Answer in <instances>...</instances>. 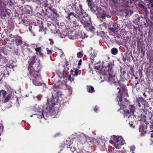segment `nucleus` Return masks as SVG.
Here are the masks:
<instances>
[{"mask_svg":"<svg viewBox=\"0 0 153 153\" xmlns=\"http://www.w3.org/2000/svg\"><path fill=\"white\" fill-rule=\"evenodd\" d=\"M13 30V28L12 27H11V28L10 30Z\"/></svg>","mask_w":153,"mask_h":153,"instance_id":"4d7b16f0","label":"nucleus"},{"mask_svg":"<svg viewBox=\"0 0 153 153\" xmlns=\"http://www.w3.org/2000/svg\"><path fill=\"white\" fill-rule=\"evenodd\" d=\"M69 38L70 39L72 40H74L76 39L75 37L73 35L71 36H69Z\"/></svg>","mask_w":153,"mask_h":153,"instance_id":"c9c22d12","label":"nucleus"},{"mask_svg":"<svg viewBox=\"0 0 153 153\" xmlns=\"http://www.w3.org/2000/svg\"><path fill=\"white\" fill-rule=\"evenodd\" d=\"M7 92L6 91L1 90L0 91V102H1V99H3L4 100L3 102L6 103L8 102L10 98L11 97L12 94H8L6 95Z\"/></svg>","mask_w":153,"mask_h":153,"instance_id":"0eeeda50","label":"nucleus"},{"mask_svg":"<svg viewBox=\"0 0 153 153\" xmlns=\"http://www.w3.org/2000/svg\"><path fill=\"white\" fill-rule=\"evenodd\" d=\"M64 144L65 145L63 144L62 146H60V148L61 149L62 147H63L65 148H69L68 147V146H70L71 144V142L69 140H67L65 142Z\"/></svg>","mask_w":153,"mask_h":153,"instance_id":"4468645a","label":"nucleus"},{"mask_svg":"<svg viewBox=\"0 0 153 153\" xmlns=\"http://www.w3.org/2000/svg\"><path fill=\"white\" fill-rule=\"evenodd\" d=\"M62 150V149H61L60 150V151H61ZM60 152H59L58 153H60Z\"/></svg>","mask_w":153,"mask_h":153,"instance_id":"13d9d810","label":"nucleus"},{"mask_svg":"<svg viewBox=\"0 0 153 153\" xmlns=\"http://www.w3.org/2000/svg\"><path fill=\"white\" fill-rule=\"evenodd\" d=\"M140 0H130V1L131 3H135L137 1H139Z\"/></svg>","mask_w":153,"mask_h":153,"instance_id":"72a5a7b5","label":"nucleus"},{"mask_svg":"<svg viewBox=\"0 0 153 153\" xmlns=\"http://www.w3.org/2000/svg\"><path fill=\"white\" fill-rule=\"evenodd\" d=\"M66 18L68 20L72 19L74 18H77L76 16L73 13H71Z\"/></svg>","mask_w":153,"mask_h":153,"instance_id":"2eb2a0df","label":"nucleus"},{"mask_svg":"<svg viewBox=\"0 0 153 153\" xmlns=\"http://www.w3.org/2000/svg\"><path fill=\"white\" fill-rule=\"evenodd\" d=\"M133 13V11H132L126 10L123 12V15L126 17L127 16H129Z\"/></svg>","mask_w":153,"mask_h":153,"instance_id":"dca6fc26","label":"nucleus"},{"mask_svg":"<svg viewBox=\"0 0 153 153\" xmlns=\"http://www.w3.org/2000/svg\"><path fill=\"white\" fill-rule=\"evenodd\" d=\"M53 42L52 41H51L50 43V44L51 45H53Z\"/></svg>","mask_w":153,"mask_h":153,"instance_id":"3c124183","label":"nucleus"},{"mask_svg":"<svg viewBox=\"0 0 153 153\" xmlns=\"http://www.w3.org/2000/svg\"><path fill=\"white\" fill-rule=\"evenodd\" d=\"M68 34H69V33H68V34H67V35H68V36H69V35H68Z\"/></svg>","mask_w":153,"mask_h":153,"instance_id":"052dcab7","label":"nucleus"},{"mask_svg":"<svg viewBox=\"0 0 153 153\" xmlns=\"http://www.w3.org/2000/svg\"><path fill=\"white\" fill-rule=\"evenodd\" d=\"M129 124L130 127L132 128H134V126L133 124L132 123H130V122L129 123Z\"/></svg>","mask_w":153,"mask_h":153,"instance_id":"a19ab883","label":"nucleus"},{"mask_svg":"<svg viewBox=\"0 0 153 153\" xmlns=\"http://www.w3.org/2000/svg\"><path fill=\"white\" fill-rule=\"evenodd\" d=\"M150 128L151 129V131L153 132V123H152L150 125Z\"/></svg>","mask_w":153,"mask_h":153,"instance_id":"f704fd0d","label":"nucleus"},{"mask_svg":"<svg viewBox=\"0 0 153 153\" xmlns=\"http://www.w3.org/2000/svg\"><path fill=\"white\" fill-rule=\"evenodd\" d=\"M87 2H88V4H90L89 2H91V0H87Z\"/></svg>","mask_w":153,"mask_h":153,"instance_id":"09e8293b","label":"nucleus"},{"mask_svg":"<svg viewBox=\"0 0 153 153\" xmlns=\"http://www.w3.org/2000/svg\"><path fill=\"white\" fill-rule=\"evenodd\" d=\"M80 38H82V39H83L85 37H84V36H82H82H80Z\"/></svg>","mask_w":153,"mask_h":153,"instance_id":"864d4df0","label":"nucleus"},{"mask_svg":"<svg viewBox=\"0 0 153 153\" xmlns=\"http://www.w3.org/2000/svg\"><path fill=\"white\" fill-rule=\"evenodd\" d=\"M59 50L60 51V52L61 53V56L62 57L64 55V52H63L62 49H59Z\"/></svg>","mask_w":153,"mask_h":153,"instance_id":"e433bc0d","label":"nucleus"},{"mask_svg":"<svg viewBox=\"0 0 153 153\" xmlns=\"http://www.w3.org/2000/svg\"><path fill=\"white\" fill-rule=\"evenodd\" d=\"M103 14L105 15L104 18L101 17L100 18V19L102 18V19H105V17H108V18L110 17L109 15H107L106 14L105 12L103 11V12L102 13H101V15H103Z\"/></svg>","mask_w":153,"mask_h":153,"instance_id":"b1692460","label":"nucleus"},{"mask_svg":"<svg viewBox=\"0 0 153 153\" xmlns=\"http://www.w3.org/2000/svg\"><path fill=\"white\" fill-rule=\"evenodd\" d=\"M82 33L83 34H84V33L83 32Z\"/></svg>","mask_w":153,"mask_h":153,"instance_id":"680f3d73","label":"nucleus"},{"mask_svg":"<svg viewBox=\"0 0 153 153\" xmlns=\"http://www.w3.org/2000/svg\"><path fill=\"white\" fill-rule=\"evenodd\" d=\"M90 4L88 2V5L90 8L91 11L97 15L98 18L100 19L101 17L104 18V15H101L102 13L103 12V10L100 9V7L95 6L91 2H89Z\"/></svg>","mask_w":153,"mask_h":153,"instance_id":"39448f33","label":"nucleus"},{"mask_svg":"<svg viewBox=\"0 0 153 153\" xmlns=\"http://www.w3.org/2000/svg\"><path fill=\"white\" fill-rule=\"evenodd\" d=\"M58 87V86L54 85V89L55 88H57Z\"/></svg>","mask_w":153,"mask_h":153,"instance_id":"603ef678","label":"nucleus"},{"mask_svg":"<svg viewBox=\"0 0 153 153\" xmlns=\"http://www.w3.org/2000/svg\"><path fill=\"white\" fill-rule=\"evenodd\" d=\"M32 47L34 48H37L38 47L37 45L36 44H33L32 45Z\"/></svg>","mask_w":153,"mask_h":153,"instance_id":"58836bf2","label":"nucleus"},{"mask_svg":"<svg viewBox=\"0 0 153 153\" xmlns=\"http://www.w3.org/2000/svg\"><path fill=\"white\" fill-rule=\"evenodd\" d=\"M61 36V38H65V36H64V37H63L62 36Z\"/></svg>","mask_w":153,"mask_h":153,"instance_id":"6e6d98bb","label":"nucleus"},{"mask_svg":"<svg viewBox=\"0 0 153 153\" xmlns=\"http://www.w3.org/2000/svg\"><path fill=\"white\" fill-rule=\"evenodd\" d=\"M27 51L28 52H30V49L27 48Z\"/></svg>","mask_w":153,"mask_h":153,"instance_id":"de8ad7c7","label":"nucleus"},{"mask_svg":"<svg viewBox=\"0 0 153 153\" xmlns=\"http://www.w3.org/2000/svg\"><path fill=\"white\" fill-rule=\"evenodd\" d=\"M33 114H32V115H31L30 116V117H32V116H33Z\"/></svg>","mask_w":153,"mask_h":153,"instance_id":"bf43d9fd","label":"nucleus"},{"mask_svg":"<svg viewBox=\"0 0 153 153\" xmlns=\"http://www.w3.org/2000/svg\"><path fill=\"white\" fill-rule=\"evenodd\" d=\"M98 109V107L97 106H95V108H94V111L95 112H97Z\"/></svg>","mask_w":153,"mask_h":153,"instance_id":"37998d69","label":"nucleus"},{"mask_svg":"<svg viewBox=\"0 0 153 153\" xmlns=\"http://www.w3.org/2000/svg\"><path fill=\"white\" fill-rule=\"evenodd\" d=\"M2 58L3 59H4V62H6V61H7V59H6V58L2 56H1L0 57V59H2Z\"/></svg>","mask_w":153,"mask_h":153,"instance_id":"ea45409f","label":"nucleus"},{"mask_svg":"<svg viewBox=\"0 0 153 153\" xmlns=\"http://www.w3.org/2000/svg\"><path fill=\"white\" fill-rule=\"evenodd\" d=\"M14 53H15V54L16 55H17L18 56L19 54V50L18 49H16V50H15V51Z\"/></svg>","mask_w":153,"mask_h":153,"instance_id":"4c0bfd02","label":"nucleus"},{"mask_svg":"<svg viewBox=\"0 0 153 153\" xmlns=\"http://www.w3.org/2000/svg\"><path fill=\"white\" fill-rule=\"evenodd\" d=\"M82 62V60L81 59L78 62V65H81V64Z\"/></svg>","mask_w":153,"mask_h":153,"instance_id":"c03bdc74","label":"nucleus"},{"mask_svg":"<svg viewBox=\"0 0 153 153\" xmlns=\"http://www.w3.org/2000/svg\"><path fill=\"white\" fill-rule=\"evenodd\" d=\"M143 96H145V97H146V94H145V93H144L143 94Z\"/></svg>","mask_w":153,"mask_h":153,"instance_id":"5fc2aeb1","label":"nucleus"},{"mask_svg":"<svg viewBox=\"0 0 153 153\" xmlns=\"http://www.w3.org/2000/svg\"><path fill=\"white\" fill-rule=\"evenodd\" d=\"M105 139L102 140L101 139H99L97 141L98 146L99 148L102 151H103L106 149L105 144Z\"/></svg>","mask_w":153,"mask_h":153,"instance_id":"1a4fd4ad","label":"nucleus"},{"mask_svg":"<svg viewBox=\"0 0 153 153\" xmlns=\"http://www.w3.org/2000/svg\"><path fill=\"white\" fill-rule=\"evenodd\" d=\"M62 94L56 93V94H50L48 96L47 102L43 109L42 111H39L36 114L39 119L44 118L46 120V117L50 115L52 116L56 114L55 111L53 107L56 105L58 104L62 100Z\"/></svg>","mask_w":153,"mask_h":153,"instance_id":"f03ea898","label":"nucleus"},{"mask_svg":"<svg viewBox=\"0 0 153 153\" xmlns=\"http://www.w3.org/2000/svg\"><path fill=\"white\" fill-rule=\"evenodd\" d=\"M41 47H39L35 48V50L37 53V54L39 56H41L42 54L41 51Z\"/></svg>","mask_w":153,"mask_h":153,"instance_id":"6ab92c4d","label":"nucleus"},{"mask_svg":"<svg viewBox=\"0 0 153 153\" xmlns=\"http://www.w3.org/2000/svg\"><path fill=\"white\" fill-rule=\"evenodd\" d=\"M140 6L141 7V8H143L144 7V5H143V4H140Z\"/></svg>","mask_w":153,"mask_h":153,"instance_id":"49530a36","label":"nucleus"},{"mask_svg":"<svg viewBox=\"0 0 153 153\" xmlns=\"http://www.w3.org/2000/svg\"><path fill=\"white\" fill-rule=\"evenodd\" d=\"M87 89L88 92L92 93L94 92V87L91 86H88L87 87Z\"/></svg>","mask_w":153,"mask_h":153,"instance_id":"f3484780","label":"nucleus"},{"mask_svg":"<svg viewBox=\"0 0 153 153\" xmlns=\"http://www.w3.org/2000/svg\"><path fill=\"white\" fill-rule=\"evenodd\" d=\"M112 2L114 3H117L118 1V0H112Z\"/></svg>","mask_w":153,"mask_h":153,"instance_id":"79ce46f5","label":"nucleus"},{"mask_svg":"<svg viewBox=\"0 0 153 153\" xmlns=\"http://www.w3.org/2000/svg\"><path fill=\"white\" fill-rule=\"evenodd\" d=\"M110 142L117 149L120 148L125 143L124 140L121 136H111Z\"/></svg>","mask_w":153,"mask_h":153,"instance_id":"20e7f679","label":"nucleus"},{"mask_svg":"<svg viewBox=\"0 0 153 153\" xmlns=\"http://www.w3.org/2000/svg\"><path fill=\"white\" fill-rule=\"evenodd\" d=\"M36 98L37 99V100L39 101L41 100V97L40 95H38L36 97Z\"/></svg>","mask_w":153,"mask_h":153,"instance_id":"473e14b6","label":"nucleus"},{"mask_svg":"<svg viewBox=\"0 0 153 153\" xmlns=\"http://www.w3.org/2000/svg\"><path fill=\"white\" fill-rule=\"evenodd\" d=\"M57 74L58 75V76L59 78L61 79L63 77V74L62 72H61L59 71H58L56 72Z\"/></svg>","mask_w":153,"mask_h":153,"instance_id":"4be33fe9","label":"nucleus"},{"mask_svg":"<svg viewBox=\"0 0 153 153\" xmlns=\"http://www.w3.org/2000/svg\"><path fill=\"white\" fill-rule=\"evenodd\" d=\"M32 59H31L30 60V61H29V66L28 67V70L29 71V72H30V70L29 68V67L30 68L32 69L31 70V71H32L33 72H34V73H36V71H35L34 69V68L33 67V66L32 65L35 62V60L34 59L35 58V56H33L32 57Z\"/></svg>","mask_w":153,"mask_h":153,"instance_id":"9d476101","label":"nucleus"},{"mask_svg":"<svg viewBox=\"0 0 153 153\" xmlns=\"http://www.w3.org/2000/svg\"><path fill=\"white\" fill-rule=\"evenodd\" d=\"M136 104L137 106H138L139 107V108L138 109L140 110H141L143 109V108H141V104L140 102H139L138 101H137L136 102Z\"/></svg>","mask_w":153,"mask_h":153,"instance_id":"393cba45","label":"nucleus"},{"mask_svg":"<svg viewBox=\"0 0 153 153\" xmlns=\"http://www.w3.org/2000/svg\"><path fill=\"white\" fill-rule=\"evenodd\" d=\"M118 27L117 24L116 23H114L112 27H110L109 29L110 31L113 32H116L118 30Z\"/></svg>","mask_w":153,"mask_h":153,"instance_id":"f8f14e48","label":"nucleus"},{"mask_svg":"<svg viewBox=\"0 0 153 153\" xmlns=\"http://www.w3.org/2000/svg\"><path fill=\"white\" fill-rule=\"evenodd\" d=\"M130 151L132 152V153L135 150V147L134 146H132L130 147Z\"/></svg>","mask_w":153,"mask_h":153,"instance_id":"c756f323","label":"nucleus"},{"mask_svg":"<svg viewBox=\"0 0 153 153\" xmlns=\"http://www.w3.org/2000/svg\"><path fill=\"white\" fill-rule=\"evenodd\" d=\"M68 79L71 82L74 81V75H72L71 76V75H69L68 76Z\"/></svg>","mask_w":153,"mask_h":153,"instance_id":"cd10ccee","label":"nucleus"},{"mask_svg":"<svg viewBox=\"0 0 153 153\" xmlns=\"http://www.w3.org/2000/svg\"><path fill=\"white\" fill-rule=\"evenodd\" d=\"M129 110H124V113L123 114L124 117L126 118H129L131 116L133 117L134 119H135L136 118L137 115L135 114V110L136 109L135 107L133 105H130L129 106Z\"/></svg>","mask_w":153,"mask_h":153,"instance_id":"423d86ee","label":"nucleus"},{"mask_svg":"<svg viewBox=\"0 0 153 153\" xmlns=\"http://www.w3.org/2000/svg\"><path fill=\"white\" fill-rule=\"evenodd\" d=\"M79 9H81V8H82V5L81 4L79 5Z\"/></svg>","mask_w":153,"mask_h":153,"instance_id":"8fccbe9b","label":"nucleus"},{"mask_svg":"<svg viewBox=\"0 0 153 153\" xmlns=\"http://www.w3.org/2000/svg\"><path fill=\"white\" fill-rule=\"evenodd\" d=\"M141 52L142 53H143V55H144V54H145V52H144V51H143V49H142L141 50Z\"/></svg>","mask_w":153,"mask_h":153,"instance_id":"a18cd8bd","label":"nucleus"},{"mask_svg":"<svg viewBox=\"0 0 153 153\" xmlns=\"http://www.w3.org/2000/svg\"><path fill=\"white\" fill-rule=\"evenodd\" d=\"M17 45H19L22 43V38L20 36L17 37L15 40Z\"/></svg>","mask_w":153,"mask_h":153,"instance_id":"ddd939ff","label":"nucleus"},{"mask_svg":"<svg viewBox=\"0 0 153 153\" xmlns=\"http://www.w3.org/2000/svg\"><path fill=\"white\" fill-rule=\"evenodd\" d=\"M139 131L141 132V134L142 135H144L146 133V131L143 130V127L142 125L139 126Z\"/></svg>","mask_w":153,"mask_h":153,"instance_id":"a211bd4d","label":"nucleus"},{"mask_svg":"<svg viewBox=\"0 0 153 153\" xmlns=\"http://www.w3.org/2000/svg\"><path fill=\"white\" fill-rule=\"evenodd\" d=\"M79 73V70L77 69H76L74 71V76H76L78 75V74Z\"/></svg>","mask_w":153,"mask_h":153,"instance_id":"2f4dec72","label":"nucleus"},{"mask_svg":"<svg viewBox=\"0 0 153 153\" xmlns=\"http://www.w3.org/2000/svg\"><path fill=\"white\" fill-rule=\"evenodd\" d=\"M38 65V66H37V69L36 71L35 74L34 73V72H33L31 70V71L32 69H31L30 67L29 68L30 70V74L32 77L31 78L33 80V83L35 85L40 86L42 85V80L40 76L39 75L38 72L41 69L42 66L40 63V60L39 59V60Z\"/></svg>","mask_w":153,"mask_h":153,"instance_id":"7ed1b4c3","label":"nucleus"},{"mask_svg":"<svg viewBox=\"0 0 153 153\" xmlns=\"http://www.w3.org/2000/svg\"><path fill=\"white\" fill-rule=\"evenodd\" d=\"M78 141L80 143L83 144L86 142H91V138L83 133H81L79 136Z\"/></svg>","mask_w":153,"mask_h":153,"instance_id":"6e6552de","label":"nucleus"},{"mask_svg":"<svg viewBox=\"0 0 153 153\" xmlns=\"http://www.w3.org/2000/svg\"><path fill=\"white\" fill-rule=\"evenodd\" d=\"M122 108L121 107L120 109H122Z\"/></svg>","mask_w":153,"mask_h":153,"instance_id":"e2e57ef3","label":"nucleus"},{"mask_svg":"<svg viewBox=\"0 0 153 153\" xmlns=\"http://www.w3.org/2000/svg\"><path fill=\"white\" fill-rule=\"evenodd\" d=\"M84 10H83L82 8L80 9V11H77L76 13L79 15L83 14V13H84Z\"/></svg>","mask_w":153,"mask_h":153,"instance_id":"bb28decb","label":"nucleus"},{"mask_svg":"<svg viewBox=\"0 0 153 153\" xmlns=\"http://www.w3.org/2000/svg\"><path fill=\"white\" fill-rule=\"evenodd\" d=\"M81 17H83L84 18L86 17V18H85V19L87 21L88 20V21H90L91 20V18L90 17L88 16V14H87L85 12H84V13H83V14H81Z\"/></svg>","mask_w":153,"mask_h":153,"instance_id":"aec40b11","label":"nucleus"},{"mask_svg":"<svg viewBox=\"0 0 153 153\" xmlns=\"http://www.w3.org/2000/svg\"><path fill=\"white\" fill-rule=\"evenodd\" d=\"M105 62H102V66L101 67L99 65L95 66L94 68L98 70V72L102 74L100 78H103L106 81L111 84L114 83L118 87L117 89L118 90V93L120 96L117 97V100L119 102V105L120 107L125 106V102H127L128 100L126 97H128V93L126 86L123 85H120L118 82L115 81L116 77L114 76L113 74V71L112 69V66L114 65V62H111L108 63V66H105L104 65Z\"/></svg>","mask_w":153,"mask_h":153,"instance_id":"f257e3e1","label":"nucleus"},{"mask_svg":"<svg viewBox=\"0 0 153 153\" xmlns=\"http://www.w3.org/2000/svg\"><path fill=\"white\" fill-rule=\"evenodd\" d=\"M47 53L48 54H51L53 52V51L51 50H49L48 48L46 49Z\"/></svg>","mask_w":153,"mask_h":153,"instance_id":"c85d7f7f","label":"nucleus"},{"mask_svg":"<svg viewBox=\"0 0 153 153\" xmlns=\"http://www.w3.org/2000/svg\"><path fill=\"white\" fill-rule=\"evenodd\" d=\"M32 29V27L31 26H29L28 27V30L32 34L33 36H35V34L34 33V32L33 31V30Z\"/></svg>","mask_w":153,"mask_h":153,"instance_id":"a878e982","label":"nucleus"},{"mask_svg":"<svg viewBox=\"0 0 153 153\" xmlns=\"http://www.w3.org/2000/svg\"><path fill=\"white\" fill-rule=\"evenodd\" d=\"M111 52L113 55H116L118 52V50L116 48H113L111 50Z\"/></svg>","mask_w":153,"mask_h":153,"instance_id":"412c9836","label":"nucleus"},{"mask_svg":"<svg viewBox=\"0 0 153 153\" xmlns=\"http://www.w3.org/2000/svg\"><path fill=\"white\" fill-rule=\"evenodd\" d=\"M148 5L149 8H153V1L150 0L148 4Z\"/></svg>","mask_w":153,"mask_h":153,"instance_id":"5701e85b","label":"nucleus"},{"mask_svg":"<svg viewBox=\"0 0 153 153\" xmlns=\"http://www.w3.org/2000/svg\"><path fill=\"white\" fill-rule=\"evenodd\" d=\"M83 55L82 53L81 52H79L77 53V56L79 58H81Z\"/></svg>","mask_w":153,"mask_h":153,"instance_id":"7c9ffc66","label":"nucleus"},{"mask_svg":"<svg viewBox=\"0 0 153 153\" xmlns=\"http://www.w3.org/2000/svg\"><path fill=\"white\" fill-rule=\"evenodd\" d=\"M78 20L79 21H80V22L83 25L84 27H88L90 26V24H91V20L88 22L86 20H85L83 19H78Z\"/></svg>","mask_w":153,"mask_h":153,"instance_id":"9b49d317","label":"nucleus"}]
</instances>
